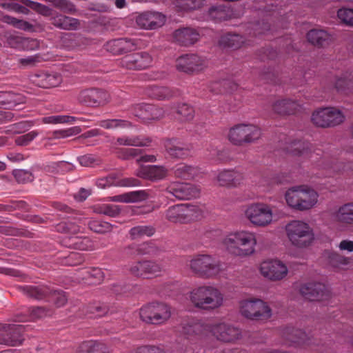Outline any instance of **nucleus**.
I'll return each mask as SVG.
<instances>
[{"label":"nucleus","mask_w":353,"mask_h":353,"mask_svg":"<svg viewBox=\"0 0 353 353\" xmlns=\"http://www.w3.org/2000/svg\"><path fill=\"white\" fill-rule=\"evenodd\" d=\"M189 300L194 307L208 312L219 310L225 302L222 291L212 285H202L193 288L189 292Z\"/></svg>","instance_id":"nucleus-1"},{"label":"nucleus","mask_w":353,"mask_h":353,"mask_svg":"<svg viewBox=\"0 0 353 353\" xmlns=\"http://www.w3.org/2000/svg\"><path fill=\"white\" fill-rule=\"evenodd\" d=\"M187 268L193 275L206 279H215L225 271L221 261L207 254L193 256L188 261Z\"/></svg>","instance_id":"nucleus-2"},{"label":"nucleus","mask_w":353,"mask_h":353,"mask_svg":"<svg viewBox=\"0 0 353 353\" xmlns=\"http://www.w3.org/2000/svg\"><path fill=\"white\" fill-rule=\"evenodd\" d=\"M319 193L306 185H295L285 193V199L291 208L305 212L314 208L319 202Z\"/></svg>","instance_id":"nucleus-3"},{"label":"nucleus","mask_w":353,"mask_h":353,"mask_svg":"<svg viewBox=\"0 0 353 353\" xmlns=\"http://www.w3.org/2000/svg\"><path fill=\"white\" fill-rule=\"evenodd\" d=\"M227 251L236 256L246 257L255 252L256 238L254 233L241 230L229 234L223 240Z\"/></svg>","instance_id":"nucleus-4"},{"label":"nucleus","mask_w":353,"mask_h":353,"mask_svg":"<svg viewBox=\"0 0 353 353\" xmlns=\"http://www.w3.org/2000/svg\"><path fill=\"white\" fill-rule=\"evenodd\" d=\"M174 310L163 301H151L144 304L139 310L140 320L146 325H163L172 318Z\"/></svg>","instance_id":"nucleus-5"},{"label":"nucleus","mask_w":353,"mask_h":353,"mask_svg":"<svg viewBox=\"0 0 353 353\" xmlns=\"http://www.w3.org/2000/svg\"><path fill=\"white\" fill-rule=\"evenodd\" d=\"M21 2L45 17H50V21L51 24L58 29L66 31H76L80 28L81 22L76 18L54 12L48 6L30 0H21Z\"/></svg>","instance_id":"nucleus-6"},{"label":"nucleus","mask_w":353,"mask_h":353,"mask_svg":"<svg viewBox=\"0 0 353 353\" xmlns=\"http://www.w3.org/2000/svg\"><path fill=\"white\" fill-rule=\"evenodd\" d=\"M285 231L290 243L296 248H307L312 245L315 239L313 228L303 221H290L286 224Z\"/></svg>","instance_id":"nucleus-7"},{"label":"nucleus","mask_w":353,"mask_h":353,"mask_svg":"<svg viewBox=\"0 0 353 353\" xmlns=\"http://www.w3.org/2000/svg\"><path fill=\"white\" fill-rule=\"evenodd\" d=\"M261 135L259 126L251 123H239L229 130L228 139L234 145L244 146L257 141Z\"/></svg>","instance_id":"nucleus-8"},{"label":"nucleus","mask_w":353,"mask_h":353,"mask_svg":"<svg viewBox=\"0 0 353 353\" xmlns=\"http://www.w3.org/2000/svg\"><path fill=\"white\" fill-rule=\"evenodd\" d=\"M209 328L212 336L223 343L236 344L243 338V332L240 327L224 320L210 323Z\"/></svg>","instance_id":"nucleus-9"},{"label":"nucleus","mask_w":353,"mask_h":353,"mask_svg":"<svg viewBox=\"0 0 353 353\" xmlns=\"http://www.w3.org/2000/svg\"><path fill=\"white\" fill-rule=\"evenodd\" d=\"M239 312L245 319L265 321L270 319L272 311L269 305L259 299H248L239 303Z\"/></svg>","instance_id":"nucleus-10"},{"label":"nucleus","mask_w":353,"mask_h":353,"mask_svg":"<svg viewBox=\"0 0 353 353\" xmlns=\"http://www.w3.org/2000/svg\"><path fill=\"white\" fill-rule=\"evenodd\" d=\"M244 215L256 227H266L273 222L272 207L265 203L256 202L248 205L244 210Z\"/></svg>","instance_id":"nucleus-11"},{"label":"nucleus","mask_w":353,"mask_h":353,"mask_svg":"<svg viewBox=\"0 0 353 353\" xmlns=\"http://www.w3.org/2000/svg\"><path fill=\"white\" fill-rule=\"evenodd\" d=\"M202 216V210L196 205L177 204L165 211L166 219L173 223H187Z\"/></svg>","instance_id":"nucleus-12"},{"label":"nucleus","mask_w":353,"mask_h":353,"mask_svg":"<svg viewBox=\"0 0 353 353\" xmlns=\"http://www.w3.org/2000/svg\"><path fill=\"white\" fill-rule=\"evenodd\" d=\"M345 117L343 112L334 107H327L314 110L311 115V121L316 127L332 128L343 123Z\"/></svg>","instance_id":"nucleus-13"},{"label":"nucleus","mask_w":353,"mask_h":353,"mask_svg":"<svg viewBox=\"0 0 353 353\" xmlns=\"http://www.w3.org/2000/svg\"><path fill=\"white\" fill-rule=\"evenodd\" d=\"M299 294L310 301H325L331 298V292L323 283L310 281L301 283L298 287Z\"/></svg>","instance_id":"nucleus-14"},{"label":"nucleus","mask_w":353,"mask_h":353,"mask_svg":"<svg viewBox=\"0 0 353 353\" xmlns=\"http://www.w3.org/2000/svg\"><path fill=\"white\" fill-rule=\"evenodd\" d=\"M24 326L10 322H0V345L17 346L23 341Z\"/></svg>","instance_id":"nucleus-15"},{"label":"nucleus","mask_w":353,"mask_h":353,"mask_svg":"<svg viewBox=\"0 0 353 353\" xmlns=\"http://www.w3.org/2000/svg\"><path fill=\"white\" fill-rule=\"evenodd\" d=\"M303 109V104L295 99L283 98L274 100L271 104L272 112L281 117L296 115Z\"/></svg>","instance_id":"nucleus-16"},{"label":"nucleus","mask_w":353,"mask_h":353,"mask_svg":"<svg viewBox=\"0 0 353 353\" xmlns=\"http://www.w3.org/2000/svg\"><path fill=\"white\" fill-rule=\"evenodd\" d=\"M177 70L185 73L200 72L208 66V62L205 58L197 54H190L179 57L176 60Z\"/></svg>","instance_id":"nucleus-17"},{"label":"nucleus","mask_w":353,"mask_h":353,"mask_svg":"<svg viewBox=\"0 0 353 353\" xmlns=\"http://www.w3.org/2000/svg\"><path fill=\"white\" fill-rule=\"evenodd\" d=\"M244 174L235 169H224L219 170L214 179V183L220 187L234 188L243 185Z\"/></svg>","instance_id":"nucleus-18"},{"label":"nucleus","mask_w":353,"mask_h":353,"mask_svg":"<svg viewBox=\"0 0 353 353\" xmlns=\"http://www.w3.org/2000/svg\"><path fill=\"white\" fill-rule=\"evenodd\" d=\"M153 61L152 57L146 52L132 53L120 60V65L127 70H144L149 68Z\"/></svg>","instance_id":"nucleus-19"},{"label":"nucleus","mask_w":353,"mask_h":353,"mask_svg":"<svg viewBox=\"0 0 353 353\" xmlns=\"http://www.w3.org/2000/svg\"><path fill=\"white\" fill-rule=\"evenodd\" d=\"M166 192L177 199L183 200L198 197L200 189L194 184L175 181L168 186Z\"/></svg>","instance_id":"nucleus-20"},{"label":"nucleus","mask_w":353,"mask_h":353,"mask_svg":"<svg viewBox=\"0 0 353 353\" xmlns=\"http://www.w3.org/2000/svg\"><path fill=\"white\" fill-rule=\"evenodd\" d=\"M261 274L271 281H280L284 279L288 272L287 266L279 260L265 261L260 265Z\"/></svg>","instance_id":"nucleus-21"},{"label":"nucleus","mask_w":353,"mask_h":353,"mask_svg":"<svg viewBox=\"0 0 353 353\" xmlns=\"http://www.w3.org/2000/svg\"><path fill=\"white\" fill-rule=\"evenodd\" d=\"M133 108L134 115L145 121H158L165 114L163 108L152 104H137Z\"/></svg>","instance_id":"nucleus-22"},{"label":"nucleus","mask_w":353,"mask_h":353,"mask_svg":"<svg viewBox=\"0 0 353 353\" xmlns=\"http://www.w3.org/2000/svg\"><path fill=\"white\" fill-rule=\"evenodd\" d=\"M165 20V17L160 12L147 11L138 15L136 22L141 28L154 30L163 26Z\"/></svg>","instance_id":"nucleus-23"},{"label":"nucleus","mask_w":353,"mask_h":353,"mask_svg":"<svg viewBox=\"0 0 353 353\" xmlns=\"http://www.w3.org/2000/svg\"><path fill=\"white\" fill-rule=\"evenodd\" d=\"M30 80L35 85L43 88H53L59 87L63 81L61 74L56 72H42L34 74Z\"/></svg>","instance_id":"nucleus-24"},{"label":"nucleus","mask_w":353,"mask_h":353,"mask_svg":"<svg viewBox=\"0 0 353 353\" xmlns=\"http://www.w3.org/2000/svg\"><path fill=\"white\" fill-rule=\"evenodd\" d=\"M210 323L200 321H188L183 324L182 333L191 341L201 339L210 333Z\"/></svg>","instance_id":"nucleus-25"},{"label":"nucleus","mask_w":353,"mask_h":353,"mask_svg":"<svg viewBox=\"0 0 353 353\" xmlns=\"http://www.w3.org/2000/svg\"><path fill=\"white\" fill-rule=\"evenodd\" d=\"M174 42L183 46H189L199 39V32L191 28H183L176 30L172 34Z\"/></svg>","instance_id":"nucleus-26"},{"label":"nucleus","mask_w":353,"mask_h":353,"mask_svg":"<svg viewBox=\"0 0 353 353\" xmlns=\"http://www.w3.org/2000/svg\"><path fill=\"white\" fill-rule=\"evenodd\" d=\"M76 280L90 284L100 283L103 279V273L98 268H85L75 273Z\"/></svg>","instance_id":"nucleus-27"},{"label":"nucleus","mask_w":353,"mask_h":353,"mask_svg":"<svg viewBox=\"0 0 353 353\" xmlns=\"http://www.w3.org/2000/svg\"><path fill=\"white\" fill-rule=\"evenodd\" d=\"M167 173L168 170L163 166L141 165L137 171V176L145 179L159 180L165 177Z\"/></svg>","instance_id":"nucleus-28"},{"label":"nucleus","mask_w":353,"mask_h":353,"mask_svg":"<svg viewBox=\"0 0 353 353\" xmlns=\"http://www.w3.org/2000/svg\"><path fill=\"white\" fill-rule=\"evenodd\" d=\"M334 221L344 225H353V202L345 203L332 214Z\"/></svg>","instance_id":"nucleus-29"},{"label":"nucleus","mask_w":353,"mask_h":353,"mask_svg":"<svg viewBox=\"0 0 353 353\" xmlns=\"http://www.w3.org/2000/svg\"><path fill=\"white\" fill-rule=\"evenodd\" d=\"M63 244L69 248L79 251H90L94 250V245L92 241L85 236H66L63 239Z\"/></svg>","instance_id":"nucleus-30"},{"label":"nucleus","mask_w":353,"mask_h":353,"mask_svg":"<svg viewBox=\"0 0 353 353\" xmlns=\"http://www.w3.org/2000/svg\"><path fill=\"white\" fill-rule=\"evenodd\" d=\"M167 153L173 158H181L188 154L190 146L174 139H167L164 143Z\"/></svg>","instance_id":"nucleus-31"},{"label":"nucleus","mask_w":353,"mask_h":353,"mask_svg":"<svg viewBox=\"0 0 353 353\" xmlns=\"http://www.w3.org/2000/svg\"><path fill=\"white\" fill-rule=\"evenodd\" d=\"M327 261L330 266L340 270H352L353 258L346 256L336 252H331L327 255Z\"/></svg>","instance_id":"nucleus-32"},{"label":"nucleus","mask_w":353,"mask_h":353,"mask_svg":"<svg viewBox=\"0 0 353 353\" xmlns=\"http://www.w3.org/2000/svg\"><path fill=\"white\" fill-rule=\"evenodd\" d=\"M135 43L130 39H119L107 43L106 48L114 54H121L134 49Z\"/></svg>","instance_id":"nucleus-33"},{"label":"nucleus","mask_w":353,"mask_h":353,"mask_svg":"<svg viewBox=\"0 0 353 353\" xmlns=\"http://www.w3.org/2000/svg\"><path fill=\"white\" fill-rule=\"evenodd\" d=\"M307 38L312 45L322 47L330 43L332 40V36L325 30L313 29L307 34Z\"/></svg>","instance_id":"nucleus-34"},{"label":"nucleus","mask_w":353,"mask_h":353,"mask_svg":"<svg viewBox=\"0 0 353 353\" xmlns=\"http://www.w3.org/2000/svg\"><path fill=\"white\" fill-rule=\"evenodd\" d=\"M283 336L285 340L298 345L305 344L310 341V337L305 332L294 327L285 328Z\"/></svg>","instance_id":"nucleus-35"},{"label":"nucleus","mask_w":353,"mask_h":353,"mask_svg":"<svg viewBox=\"0 0 353 353\" xmlns=\"http://www.w3.org/2000/svg\"><path fill=\"white\" fill-rule=\"evenodd\" d=\"M148 198V194L145 191H134L110 197V201L113 202L131 203L142 201Z\"/></svg>","instance_id":"nucleus-36"},{"label":"nucleus","mask_w":353,"mask_h":353,"mask_svg":"<svg viewBox=\"0 0 353 353\" xmlns=\"http://www.w3.org/2000/svg\"><path fill=\"white\" fill-rule=\"evenodd\" d=\"M219 43L223 47L238 49L248 44V41L240 34L228 33L221 37Z\"/></svg>","instance_id":"nucleus-37"},{"label":"nucleus","mask_w":353,"mask_h":353,"mask_svg":"<svg viewBox=\"0 0 353 353\" xmlns=\"http://www.w3.org/2000/svg\"><path fill=\"white\" fill-rule=\"evenodd\" d=\"M21 290L28 296L41 300L49 297L52 288L47 285L23 286Z\"/></svg>","instance_id":"nucleus-38"},{"label":"nucleus","mask_w":353,"mask_h":353,"mask_svg":"<svg viewBox=\"0 0 353 353\" xmlns=\"http://www.w3.org/2000/svg\"><path fill=\"white\" fill-rule=\"evenodd\" d=\"M149 94L157 100H169L176 96V92L166 86L154 85L150 88Z\"/></svg>","instance_id":"nucleus-39"},{"label":"nucleus","mask_w":353,"mask_h":353,"mask_svg":"<svg viewBox=\"0 0 353 353\" xmlns=\"http://www.w3.org/2000/svg\"><path fill=\"white\" fill-rule=\"evenodd\" d=\"M337 92L345 95L353 93V77L341 76L337 77L334 83Z\"/></svg>","instance_id":"nucleus-40"},{"label":"nucleus","mask_w":353,"mask_h":353,"mask_svg":"<svg viewBox=\"0 0 353 353\" xmlns=\"http://www.w3.org/2000/svg\"><path fill=\"white\" fill-rule=\"evenodd\" d=\"M94 87L80 90L75 96L77 103L80 105L94 108Z\"/></svg>","instance_id":"nucleus-41"},{"label":"nucleus","mask_w":353,"mask_h":353,"mask_svg":"<svg viewBox=\"0 0 353 353\" xmlns=\"http://www.w3.org/2000/svg\"><path fill=\"white\" fill-rule=\"evenodd\" d=\"M174 173L176 178L189 180L194 178L198 173V170L195 167L181 163L174 168Z\"/></svg>","instance_id":"nucleus-42"},{"label":"nucleus","mask_w":353,"mask_h":353,"mask_svg":"<svg viewBox=\"0 0 353 353\" xmlns=\"http://www.w3.org/2000/svg\"><path fill=\"white\" fill-rule=\"evenodd\" d=\"M165 272L162 263L152 260H145V279H153L161 276Z\"/></svg>","instance_id":"nucleus-43"},{"label":"nucleus","mask_w":353,"mask_h":353,"mask_svg":"<svg viewBox=\"0 0 353 353\" xmlns=\"http://www.w3.org/2000/svg\"><path fill=\"white\" fill-rule=\"evenodd\" d=\"M152 140L148 137H119L117 139V143L120 145H129L135 147L148 146Z\"/></svg>","instance_id":"nucleus-44"},{"label":"nucleus","mask_w":353,"mask_h":353,"mask_svg":"<svg viewBox=\"0 0 353 353\" xmlns=\"http://www.w3.org/2000/svg\"><path fill=\"white\" fill-rule=\"evenodd\" d=\"M112 101L110 93L102 88H94V108H101L109 104Z\"/></svg>","instance_id":"nucleus-45"},{"label":"nucleus","mask_w":353,"mask_h":353,"mask_svg":"<svg viewBox=\"0 0 353 353\" xmlns=\"http://www.w3.org/2000/svg\"><path fill=\"white\" fill-rule=\"evenodd\" d=\"M77 120L76 117L70 115H50L41 119L43 124L58 125L72 123Z\"/></svg>","instance_id":"nucleus-46"},{"label":"nucleus","mask_w":353,"mask_h":353,"mask_svg":"<svg viewBox=\"0 0 353 353\" xmlns=\"http://www.w3.org/2000/svg\"><path fill=\"white\" fill-rule=\"evenodd\" d=\"M1 21L22 30L30 32H33L34 30L33 25L28 21L18 19L8 15H3Z\"/></svg>","instance_id":"nucleus-47"},{"label":"nucleus","mask_w":353,"mask_h":353,"mask_svg":"<svg viewBox=\"0 0 353 353\" xmlns=\"http://www.w3.org/2000/svg\"><path fill=\"white\" fill-rule=\"evenodd\" d=\"M175 8L178 11H189L201 8L203 5L202 0H175L174 1Z\"/></svg>","instance_id":"nucleus-48"},{"label":"nucleus","mask_w":353,"mask_h":353,"mask_svg":"<svg viewBox=\"0 0 353 353\" xmlns=\"http://www.w3.org/2000/svg\"><path fill=\"white\" fill-rule=\"evenodd\" d=\"M288 150L294 156H302L307 153L310 145L304 141H294L290 144Z\"/></svg>","instance_id":"nucleus-49"},{"label":"nucleus","mask_w":353,"mask_h":353,"mask_svg":"<svg viewBox=\"0 0 353 353\" xmlns=\"http://www.w3.org/2000/svg\"><path fill=\"white\" fill-rule=\"evenodd\" d=\"M155 230L151 226L139 225L132 228L130 231V237L132 239L150 236L154 234Z\"/></svg>","instance_id":"nucleus-50"},{"label":"nucleus","mask_w":353,"mask_h":353,"mask_svg":"<svg viewBox=\"0 0 353 353\" xmlns=\"http://www.w3.org/2000/svg\"><path fill=\"white\" fill-rule=\"evenodd\" d=\"M88 226L91 230L99 234L110 233L113 229V225L110 223L98 220H91Z\"/></svg>","instance_id":"nucleus-51"},{"label":"nucleus","mask_w":353,"mask_h":353,"mask_svg":"<svg viewBox=\"0 0 353 353\" xmlns=\"http://www.w3.org/2000/svg\"><path fill=\"white\" fill-rule=\"evenodd\" d=\"M48 298L57 307H63L68 302V296L65 292L53 288H52Z\"/></svg>","instance_id":"nucleus-52"},{"label":"nucleus","mask_w":353,"mask_h":353,"mask_svg":"<svg viewBox=\"0 0 353 353\" xmlns=\"http://www.w3.org/2000/svg\"><path fill=\"white\" fill-rule=\"evenodd\" d=\"M94 212L110 217H116L120 214L121 208L119 205L103 204L95 208Z\"/></svg>","instance_id":"nucleus-53"},{"label":"nucleus","mask_w":353,"mask_h":353,"mask_svg":"<svg viewBox=\"0 0 353 353\" xmlns=\"http://www.w3.org/2000/svg\"><path fill=\"white\" fill-rule=\"evenodd\" d=\"M100 126L107 130H114L130 127V123L121 119H106L100 121Z\"/></svg>","instance_id":"nucleus-54"},{"label":"nucleus","mask_w":353,"mask_h":353,"mask_svg":"<svg viewBox=\"0 0 353 353\" xmlns=\"http://www.w3.org/2000/svg\"><path fill=\"white\" fill-rule=\"evenodd\" d=\"M129 273L135 277L145 279V260L138 261L130 265Z\"/></svg>","instance_id":"nucleus-55"},{"label":"nucleus","mask_w":353,"mask_h":353,"mask_svg":"<svg viewBox=\"0 0 353 353\" xmlns=\"http://www.w3.org/2000/svg\"><path fill=\"white\" fill-rule=\"evenodd\" d=\"M210 17L216 21H225L229 18V10L224 6L212 7L209 10Z\"/></svg>","instance_id":"nucleus-56"},{"label":"nucleus","mask_w":353,"mask_h":353,"mask_svg":"<svg viewBox=\"0 0 353 353\" xmlns=\"http://www.w3.org/2000/svg\"><path fill=\"white\" fill-rule=\"evenodd\" d=\"M56 228L57 232L66 234L68 235V236H74L79 232V226L72 222L60 223Z\"/></svg>","instance_id":"nucleus-57"},{"label":"nucleus","mask_w":353,"mask_h":353,"mask_svg":"<svg viewBox=\"0 0 353 353\" xmlns=\"http://www.w3.org/2000/svg\"><path fill=\"white\" fill-rule=\"evenodd\" d=\"M177 114L183 121H190L194 117V110L192 107L187 104H181L178 105Z\"/></svg>","instance_id":"nucleus-58"},{"label":"nucleus","mask_w":353,"mask_h":353,"mask_svg":"<svg viewBox=\"0 0 353 353\" xmlns=\"http://www.w3.org/2000/svg\"><path fill=\"white\" fill-rule=\"evenodd\" d=\"M81 132L79 126H74L67 129L56 130L53 132L54 138L64 139L79 134Z\"/></svg>","instance_id":"nucleus-59"},{"label":"nucleus","mask_w":353,"mask_h":353,"mask_svg":"<svg viewBox=\"0 0 353 353\" xmlns=\"http://www.w3.org/2000/svg\"><path fill=\"white\" fill-rule=\"evenodd\" d=\"M337 17L344 24L353 27V9L341 8L337 12Z\"/></svg>","instance_id":"nucleus-60"},{"label":"nucleus","mask_w":353,"mask_h":353,"mask_svg":"<svg viewBox=\"0 0 353 353\" xmlns=\"http://www.w3.org/2000/svg\"><path fill=\"white\" fill-rule=\"evenodd\" d=\"M236 88V85L229 81H223L221 83H216L212 86V90L216 94L224 93Z\"/></svg>","instance_id":"nucleus-61"},{"label":"nucleus","mask_w":353,"mask_h":353,"mask_svg":"<svg viewBox=\"0 0 353 353\" xmlns=\"http://www.w3.org/2000/svg\"><path fill=\"white\" fill-rule=\"evenodd\" d=\"M319 169L336 172L339 171L338 164L327 158L321 159L316 164Z\"/></svg>","instance_id":"nucleus-62"},{"label":"nucleus","mask_w":353,"mask_h":353,"mask_svg":"<svg viewBox=\"0 0 353 353\" xmlns=\"http://www.w3.org/2000/svg\"><path fill=\"white\" fill-rule=\"evenodd\" d=\"M40 61V56L36 54L29 56L25 58H21L18 60V65L20 68L34 67Z\"/></svg>","instance_id":"nucleus-63"},{"label":"nucleus","mask_w":353,"mask_h":353,"mask_svg":"<svg viewBox=\"0 0 353 353\" xmlns=\"http://www.w3.org/2000/svg\"><path fill=\"white\" fill-rule=\"evenodd\" d=\"M134 353H167L166 351L157 345H141L134 350Z\"/></svg>","instance_id":"nucleus-64"}]
</instances>
